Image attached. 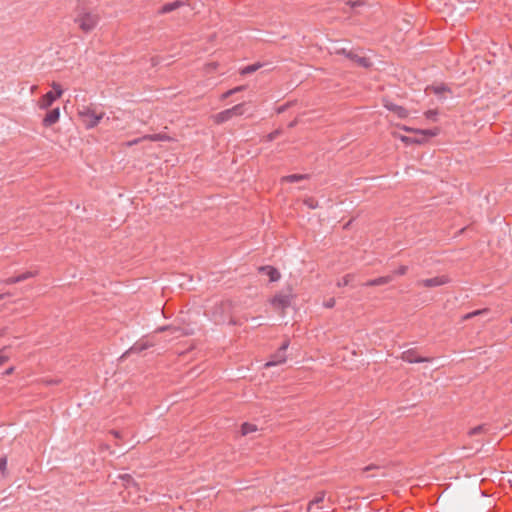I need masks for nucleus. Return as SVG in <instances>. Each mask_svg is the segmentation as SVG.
<instances>
[{
	"mask_svg": "<svg viewBox=\"0 0 512 512\" xmlns=\"http://www.w3.org/2000/svg\"><path fill=\"white\" fill-rule=\"evenodd\" d=\"M100 21L99 14L92 9H79L77 8L76 14L74 17V23L77 25L78 29L84 33H90L93 31Z\"/></svg>",
	"mask_w": 512,
	"mask_h": 512,
	"instance_id": "1",
	"label": "nucleus"
},
{
	"mask_svg": "<svg viewBox=\"0 0 512 512\" xmlns=\"http://www.w3.org/2000/svg\"><path fill=\"white\" fill-rule=\"evenodd\" d=\"M352 275L348 274V275H345L344 277H342L338 282H337V286L338 287H342V286H347L351 280H352Z\"/></svg>",
	"mask_w": 512,
	"mask_h": 512,
	"instance_id": "20",
	"label": "nucleus"
},
{
	"mask_svg": "<svg viewBox=\"0 0 512 512\" xmlns=\"http://www.w3.org/2000/svg\"><path fill=\"white\" fill-rule=\"evenodd\" d=\"M232 90L234 91V94H235L237 92L244 90V86H238V87L233 88Z\"/></svg>",
	"mask_w": 512,
	"mask_h": 512,
	"instance_id": "37",
	"label": "nucleus"
},
{
	"mask_svg": "<svg viewBox=\"0 0 512 512\" xmlns=\"http://www.w3.org/2000/svg\"><path fill=\"white\" fill-rule=\"evenodd\" d=\"M7 466V459L5 457L0 458V471L4 472Z\"/></svg>",
	"mask_w": 512,
	"mask_h": 512,
	"instance_id": "32",
	"label": "nucleus"
},
{
	"mask_svg": "<svg viewBox=\"0 0 512 512\" xmlns=\"http://www.w3.org/2000/svg\"><path fill=\"white\" fill-rule=\"evenodd\" d=\"M288 348V342L283 343V345L279 348V350L271 357L265 367L269 368L272 366L280 365L286 362V350Z\"/></svg>",
	"mask_w": 512,
	"mask_h": 512,
	"instance_id": "5",
	"label": "nucleus"
},
{
	"mask_svg": "<svg viewBox=\"0 0 512 512\" xmlns=\"http://www.w3.org/2000/svg\"><path fill=\"white\" fill-rule=\"evenodd\" d=\"M9 355L5 353V349L0 350V366L9 360Z\"/></svg>",
	"mask_w": 512,
	"mask_h": 512,
	"instance_id": "27",
	"label": "nucleus"
},
{
	"mask_svg": "<svg viewBox=\"0 0 512 512\" xmlns=\"http://www.w3.org/2000/svg\"><path fill=\"white\" fill-rule=\"evenodd\" d=\"M217 66H218L217 63H215V62L209 63V64L205 65V70H206V72H212L217 69Z\"/></svg>",
	"mask_w": 512,
	"mask_h": 512,
	"instance_id": "30",
	"label": "nucleus"
},
{
	"mask_svg": "<svg viewBox=\"0 0 512 512\" xmlns=\"http://www.w3.org/2000/svg\"><path fill=\"white\" fill-rule=\"evenodd\" d=\"M324 497H325V493L324 492H320L316 495V497L309 503V509H311V507L316 504V503H320L324 500Z\"/></svg>",
	"mask_w": 512,
	"mask_h": 512,
	"instance_id": "24",
	"label": "nucleus"
},
{
	"mask_svg": "<svg viewBox=\"0 0 512 512\" xmlns=\"http://www.w3.org/2000/svg\"><path fill=\"white\" fill-rule=\"evenodd\" d=\"M177 6H178V3L169 4V5H166V6L164 7V9H163V10H164L165 12H168V11L173 10V9H174L175 7H177Z\"/></svg>",
	"mask_w": 512,
	"mask_h": 512,
	"instance_id": "34",
	"label": "nucleus"
},
{
	"mask_svg": "<svg viewBox=\"0 0 512 512\" xmlns=\"http://www.w3.org/2000/svg\"><path fill=\"white\" fill-rule=\"evenodd\" d=\"M437 112L435 110H429L425 112V116L429 119L434 118L436 116Z\"/></svg>",
	"mask_w": 512,
	"mask_h": 512,
	"instance_id": "33",
	"label": "nucleus"
},
{
	"mask_svg": "<svg viewBox=\"0 0 512 512\" xmlns=\"http://www.w3.org/2000/svg\"><path fill=\"white\" fill-rule=\"evenodd\" d=\"M37 275H38L37 270L26 271L18 276H12V277L7 278L5 280V284H7V285L16 284V283L25 281L29 278L36 277Z\"/></svg>",
	"mask_w": 512,
	"mask_h": 512,
	"instance_id": "7",
	"label": "nucleus"
},
{
	"mask_svg": "<svg viewBox=\"0 0 512 512\" xmlns=\"http://www.w3.org/2000/svg\"><path fill=\"white\" fill-rule=\"evenodd\" d=\"M271 303L276 308L285 309L290 305V298L286 295H277L272 299Z\"/></svg>",
	"mask_w": 512,
	"mask_h": 512,
	"instance_id": "11",
	"label": "nucleus"
},
{
	"mask_svg": "<svg viewBox=\"0 0 512 512\" xmlns=\"http://www.w3.org/2000/svg\"><path fill=\"white\" fill-rule=\"evenodd\" d=\"M0 299H2V295H0Z\"/></svg>",
	"mask_w": 512,
	"mask_h": 512,
	"instance_id": "40",
	"label": "nucleus"
},
{
	"mask_svg": "<svg viewBox=\"0 0 512 512\" xmlns=\"http://www.w3.org/2000/svg\"><path fill=\"white\" fill-rule=\"evenodd\" d=\"M149 346H151V345L147 344V345H142V346H139V347L138 346H134L133 349L137 350V351H141V350H143V349H145V348H147Z\"/></svg>",
	"mask_w": 512,
	"mask_h": 512,
	"instance_id": "36",
	"label": "nucleus"
},
{
	"mask_svg": "<svg viewBox=\"0 0 512 512\" xmlns=\"http://www.w3.org/2000/svg\"><path fill=\"white\" fill-rule=\"evenodd\" d=\"M350 51H347L346 48L344 47H335L333 52L334 54H338V55H345L347 57V53H349Z\"/></svg>",
	"mask_w": 512,
	"mask_h": 512,
	"instance_id": "26",
	"label": "nucleus"
},
{
	"mask_svg": "<svg viewBox=\"0 0 512 512\" xmlns=\"http://www.w3.org/2000/svg\"><path fill=\"white\" fill-rule=\"evenodd\" d=\"M335 303L336 301L334 298H329L326 301H324L323 305L326 308H333L335 306Z\"/></svg>",
	"mask_w": 512,
	"mask_h": 512,
	"instance_id": "28",
	"label": "nucleus"
},
{
	"mask_svg": "<svg viewBox=\"0 0 512 512\" xmlns=\"http://www.w3.org/2000/svg\"><path fill=\"white\" fill-rule=\"evenodd\" d=\"M447 89L444 86H432L427 88V92H431L434 94H441L445 92Z\"/></svg>",
	"mask_w": 512,
	"mask_h": 512,
	"instance_id": "22",
	"label": "nucleus"
},
{
	"mask_svg": "<svg viewBox=\"0 0 512 512\" xmlns=\"http://www.w3.org/2000/svg\"><path fill=\"white\" fill-rule=\"evenodd\" d=\"M36 89H37V86H33L31 90H32V92H33V91H35Z\"/></svg>",
	"mask_w": 512,
	"mask_h": 512,
	"instance_id": "39",
	"label": "nucleus"
},
{
	"mask_svg": "<svg viewBox=\"0 0 512 512\" xmlns=\"http://www.w3.org/2000/svg\"><path fill=\"white\" fill-rule=\"evenodd\" d=\"M450 282V278L447 275H440L429 279H422L417 282L418 286L425 288L438 287Z\"/></svg>",
	"mask_w": 512,
	"mask_h": 512,
	"instance_id": "4",
	"label": "nucleus"
},
{
	"mask_svg": "<svg viewBox=\"0 0 512 512\" xmlns=\"http://www.w3.org/2000/svg\"><path fill=\"white\" fill-rule=\"evenodd\" d=\"M78 116L81 118L86 128L91 129L98 125L104 116V112L97 113L95 109L84 106L82 109L78 110Z\"/></svg>",
	"mask_w": 512,
	"mask_h": 512,
	"instance_id": "2",
	"label": "nucleus"
},
{
	"mask_svg": "<svg viewBox=\"0 0 512 512\" xmlns=\"http://www.w3.org/2000/svg\"><path fill=\"white\" fill-rule=\"evenodd\" d=\"M52 88L54 89L55 92L54 93V96H56V99L61 97L62 94H63V90H62V87L60 84L56 83V82H53L52 83Z\"/></svg>",
	"mask_w": 512,
	"mask_h": 512,
	"instance_id": "21",
	"label": "nucleus"
},
{
	"mask_svg": "<svg viewBox=\"0 0 512 512\" xmlns=\"http://www.w3.org/2000/svg\"><path fill=\"white\" fill-rule=\"evenodd\" d=\"M408 271V267L407 266H400L396 271L395 273L398 274V275H404L406 274V272Z\"/></svg>",
	"mask_w": 512,
	"mask_h": 512,
	"instance_id": "31",
	"label": "nucleus"
},
{
	"mask_svg": "<svg viewBox=\"0 0 512 512\" xmlns=\"http://www.w3.org/2000/svg\"><path fill=\"white\" fill-rule=\"evenodd\" d=\"M56 100V96H54L53 92L46 93L39 101H38V107L40 109H48L53 102Z\"/></svg>",
	"mask_w": 512,
	"mask_h": 512,
	"instance_id": "12",
	"label": "nucleus"
},
{
	"mask_svg": "<svg viewBox=\"0 0 512 512\" xmlns=\"http://www.w3.org/2000/svg\"><path fill=\"white\" fill-rule=\"evenodd\" d=\"M391 281L390 277H380L375 280H372L368 283V285L374 286V285H383Z\"/></svg>",
	"mask_w": 512,
	"mask_h": 512,
	"instance_id": "18",
	"label": "nucleus"
},
{
	"mask_svg": "<svg viewBox=\"0 0 512 512\" xmlns=\"http://www.w3.org/2000/svg\"><path fill=\"white\" fill-rule=\"evenodd\" d=\"M13 371H14V368H13V367H10V368H8V369L4 372V374H5V375H10V374H12V373H13Z\"/></svg>",
	"mask_w": 512,
	"mask_h": 512,
	"instance_id": "38",
	"label": "nucleus"
},
{
	"mask_svg": "<svg viewBox=\"0 0 512 512\" xmlns=\"http://www.w3.org/2000/svg\"><path fill=\"white\" fill-rule=\"evenodd\" d=\"M304 204L310 209H316L318 207V201L312 197L305 198Z\"/></svg>",
	"mask_w": 512,
	"mask_h": 512,
	"instance_id": "19",
	"label": "nucleus"
},
{
	"mask_svg": "<svg viewBox=\"0 0 512 512\" xmlns=\"http://www.w3.org/2000/svg\"><path fill=\"white\" fill-rule=\"evenodd\" d=\"M347 58L351 59L357 65L362 67H369L371 65L368 59H366L365 57L358 56L354 52L347 53Z\"/></svg>",
	"mask_w": 512,
	"mask_h": 512,
	"instance_id": "15",
	"label": "nucleus"
},
{
	"mask_svg": "<svg viewBox=\"0 0 512 512\" xmlns=\"http://www.w3.org/2000/svg\"><path fill=\"white\" fill-rule=\"evenodd\" d=\"M384 106L388 110L394 112L397 115V117H399V118L404 119V118H407L409 115L408 111L405 108L398 106L396 104H393L392 102L384 101Z\"/></svg>",
	"mask_w": 512,
	"mask_h": 512,
	"instance_id": "10",
	"label": "nucleus"
},
{
	"mask_svg": "<svg viewBox=\"0 0 512 512\" xmlns=\"http://www.w3.org/2000/svg\"><path fill=\"white\" fill-rule=\"evenodd\" d=\"M255 431H257V426L254 424L244 423L241 427V432L243 435H247Z\"/></svg>",
	"mask_w": 512,
	"mask_h": 512,
	"instance_id": "17",
	"label": "nucleus"
},
{
	"mask_svg": "<svg viewBox=\"0 0 512 512\" xmlns=\"http://www.w3.org/2000/svg\"><path fill=\"white\" fill-rule=\"evenodd\" d=\"M260 272L267 275L270 281H278L280 279V272L272 266H264L260 268Z\"/></svg>",
	"mask_w": 512,
	"mask_h": 512,
	"instance_id": "14",
	"label": "nucleus"
},
{
	"mask_svg": "<svg viewBox=\"0 0 512 512\" xmlns=\"http://www.w3.org/2000/svg\"><path fill=\"white\" fill-rule=\"evenodd\" d=\"M403 361L408 363H422V362H429V358L419 357L416 355L415 351L413 350H406L401 354L400 357Z\"/></svg>",
	"mask_w": 512,
	"mask_h": 512,
	"instance_id": "8",
	"label": "nucleus"
},
{
	"mask_svg": "<svg viewBox=\"0 0 512 512\" xmlns=\"http://www.w3.org/2000/svg\"><path fill=\"white\" fill-rule=\"evenodd\" d=\"M399 127L403 131L411 132V133H416V134H419V135L425 136V137H435L440 132L439 128L422 130V129H415V128H412V127H409V126H405V125L399 126Z\"/></svg>",
	"mask_w": 512,
	"mask_h": 512,
	"instance_id": "6",
	"label": "nucleus"
},
{
	"mask_svg": "<svg viewBox=\"0 0 512 512\" xmlns=\"http://www.w3.org/2000/svg\"><path fill=\"white\" fill-rule=\"evenodd\" d=\"M257 69H258V66L250 65V66H247L244 69H242L241 74H243V75L249 74V73L255 72Z\"/></svg>",
	"mask_w": 512,
	"mask_h": 512,
	"instance_id": "25",
	"label": "nucleus"
},
{
	"mask_svg": "<svg viewBox=\"0 0 512 512\" xmlns=\"http://www.w3.org/2000/svg\"><path fill=\"white\" fill-rule=\"evenodd\" d=\"M306 176L305 175H300V174H294V175H289V176H285L281 179L282 182H290V183H293V182H298L300 180H303L305 179Z\"/></svg>",
	"mask_w": 512,
	"mask_h": 512,
	"instance_id": "16",
	"label": "nucleus"
},
{
	"mask_svg": "<svg viewBox=\"0 0 512 512\" xmlns=\"http://www.w3.org/2000/svg\"><path fill=\"white\" fill-rule=\"evenodd\" d=\"M487 311H488L487 309L476 310V311H473L471 313L466 314L463 317V319L467 320V319H470V318L475 317L477 315L485 314V313H487Z\"/></svg>",
	"mask_w": 512,
	"mask_h": 512,
	"instance_id": "23",
	"label": "nucleus"
},
{
	"mask_svg": "<svg viewBox=\"0 0 512 512\" xmlns=\"http://www.w3.org/2000/svg\"><path fill=\"white\" fill-rule=\"evenodd\" d=\"M484 430V426H476L474 428H472L469 432L470 435H475V434H479L481 433L482 431Z\"/></svg>",
	"mask_w": 512,
	"mask_h": 512,
	"instance_id": "29",
	"label": "nucleus"
},
{
	"mask_svg": "<svg viewBox=\"0 0 512 512\" xmlns=\"http://www.w3.org/2000/svg\"><path fill=\"white\" fill-rule=\"evenodd\" d=\"M394 137L400 139L403 143L410 145V144H423L428 137L422 136L421 138H411L404 135H400L396 132L392 133Z\"/></svg>",
	"mask_w": 512,
	"mask_h": 512,
	"instance_id": "13",
	"label": "nucleus"
},
{
	"mask_svg": "<svg viewBox=\"0 0 512 512\" xmlns=\"http://www.w3.org/2000/svg\"><path fill=\"white\" fill-rule=\"evenodd\" d=\"M246 109L245 104H237L233 106L232 108L226 109L224 111H221L215 115L212 116V120L216 124H222L229 120H231L233 117H238L244 115Z\"/></svg>",
	"mask_w": 512,
	"mask_h": 512,
	"instance_id": "3",
	"label": "nucleus"
},
{
	"mask_svg": "<svg viewBox=\"0 0 512 512\" xmlns=\"http://www.w3.org/2000/svg\"><path fill=\"white\" fill-rule=\"evenodd\" d=\"M234 94V91L231 89V90H228L227 92H225L222 96H221V99H226L228 98L229 96L233 95Z\"/></svg>",
	"mask_w": 512,
	"mask_h": 512,
	"instance_id": "35",
	"label": "nucleus"
},
{
	"mask_svg": "<svg viewBox=\"0 0 512 512\" xmlns=\"http://www.w3.org/2000/svg\"><path fill=\"white\" fill-rule=\"evenodd\" d=\"M60 119V110L59 108H55L50 110L45 117L43 118V125L46 127H50L57 123Z\"/></svg>",
	"mask_w": 512,
	"mask_h": 512,
	"instance_id": "9",
	"label": "nucleus"
}]
</instances>
